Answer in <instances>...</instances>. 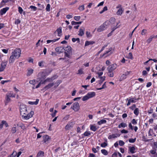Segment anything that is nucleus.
<instances>
[{
	"mask_svg": "<svg viewBox=\"0 0 157 157\" xmlns=\"http://www.w3.org/2000/svg\"><path fill=\"white\" fill-rule=\"evenodd\" d=\"M54 85L53 83H50L48 84V85L45 86L44 88V90L45 89L46 90H48L51 87H52Z\"/></svg>",
	"mask_w": 157,
	"mask_h": 157,
	"instance_id": "f3484780",
	"label": "nucleus"
},
{
	"mask_svg": "<svg viewBox=\"0 0 157 157\" xmlns=\"http://www.w3.org/2000/svg\"><path fill=\"white\" fill-rule=\"evenodd\" d=\"M64 50L65 51L64 52L65 57L71 58V56L72 55V50L71 47L69 46H67V47L64 48Z\"/></svg>",
	"mask_w": 157,
	"mask_h": 157,
	"instance_id": "f257e3e1",
	"label": "nucleus"
},
{
	"mask_svg": "<svg viewBox=\"0 0 157 157\" xmlns=\"http://www.w3.org/2000/svg\"><path fill=\"white\" fill-rule=\"evenodd\" d=\"M61 80H58L56 82V86H58L59 84L61 83Z\"/></svg>",
	"mask_w": 157,
	"mask_h": 157,
	"instance_id": "774afa93",
	"label": "nucleus"
},
{
	"mask_svg": "<svg viewBox=\"0 0 157 157\" xmlns=\"http://www.w3.org/2000/svg\"><path fill=\"white\" fill-rule=\"evenodd\" d=\"M6 102H5L6 105H7V104L10 101V96L8 94H7L6 95Z\"/></svg>",
	"mask_w": 157,
	"mask_h": 157,
	"instance_id": "5701e85b",
	"label": "nucleus"
},
{
	"mask_svg": "<svg viewBox=\"0 0 157 157\" xmlns=\"http://www.w3.org/2000/svg\"><path fill=\"white\" fill-rule=\"evenodd\" d=\"M7 64V61L2 62L1 64V67H0V72L2 71H4Z\"/></svg>",
	"mask_w": 157,
	"mask_h": 157,
	"instance_id": "6e6552de",
	"label": "nucleus"
},
{
	"mask_svg": "<svg viewBox=\"0 0 157 157\" xmlns=\"http://www.w3.org/2000/svg\"><path fill=\"white\" fill-rule=\"evenodd\" d=\"M127 126V124L124 122H122L118 126V127L119 128H121V127L124 128Z\"/></svg>",
	"mask_w": 157,
	"mask_h": 157,
	"instance_id": "b1692460",
	"label": "nucleus"
},
{
	"mask_svg": "<svg viewBox=\"0 0 157 157\" xmlns=\"http://www.w3.org/2000/svg\"><path fill=\"white\" fill-rule=\"evenodd\" d=\"M120 135L118 134H113L111 135H109L108 138L109 139H110L112 138H117V137H119L120 136Z\"/></svg>",
	"mask_w": 157,
	"mask_h": 157,
	"instance_id": "f8f14e48",
	"label": "nucleus"
},
{
	"mask_svg": "<svg viewBox=\"0 0 157 157\" xmlns=\"http://www.w3.org/2000/svg\"><path fill=\"white\" fill-rule=\"evenodd\" d=\"M33 70L32 69H30L27 72V75L28 76H30L33 73Z\"/></svg>",
	"mask_w": 157,
	"mask_h": 157,
	"instance_id": "f704fd0d",
	"label": "nucleus"
},
{
	"mask_svg": "<svg viewBox=\"0 0 157 157\" xmlns=\"http://www.w3.org/2000/svg\"><path fill=\"white\" fill-rule=\"evenodd\" d=\"M78 9L80 11H82L84 10L85 9L84 5H83L79 6Z\"/></svg>",
	"mask_w": 157,
	"mask_h": 157,
	"instance_id": "c03bdc74",
	"label": "nucleus"
},
{
	"mask_svg": "<svg viewBox=\"0 0 157 157\" xmlns=\"http://www.w3.org/2000/svg\"><path fill=\"white\" fill-rule=\"evenodd\" d=\"M155 37L154 35H152L150 36V37L147 40V42L148 43H150L152 40V39Z\"/></svg>",
	"mask_w": 157,
	"mask_h": 157,
	"instance_id": "c756f323",
	"label": "nucleus"
},
{
	"mask_svg": "<svg viewBox=\"0 0 157 157\" xmlns=\"http://www.w3.org/2000/svg\"><path fill=\"white\" fill-rule=\"evenodd\" d=\"M38 78L39 80H44L46 77V74L45 72L39 73L38 74Z\"/></svg>",
	"mask_w": 157,
	"mask_h": 157,
	"instance_id": "423d86ee",
	"label": "nucleus"
},
{
	"mask_svg": "<svg viewBox=\"0 0 157 157\" xmlns=\"http://www.w3.org/2000/svg\"><path fill=\"white\" fill-rule=\"evenodd\" d=\"M126 78V77L125 76V75L124 74H123L120 77V81H122L123 80L125 79Z\"/></svg>",
	"mask_w": 157,
	"mask_h": 157,
	"instance_id": "79ce46f5",
	"label": "nucleus"
},
{
	"mask_svg": "<svg viewBox=\"0 0 157 157\" xmlns=\"http://www.w3.org/2000/svg\"><path fill=\"white\" fill-rule=\"evenodd\" d=\"M109 25V21H106L105 23H104L102 25H104V27L106 29L107 26Z\"/></svg>",
	"mask_w": 157,
	"mask_h": 157,
	"instance_id": "2f4dec72",
	"label": "nucleus"
},
{
	"mask_svg": "<svg viewBox=\"0 0 157 157\" xmlns=\"http://www.w3.org/2000/svg\"><path fill=\"white\" fill-rule=\"evenodd\" d=\"M112 48H110L109 49V50L108 51H106L104 53V54H103V55L102 56V57H103V56H104L105 55H106V54H108L109 52H110L111 50H112Z\"/></svg>",
	"mask_w": 157,
	"mask_h": 157,
	"instance_id": "37998d69",
	"label": "nucleus"
},
{
	"mask_svg": "<svg viewBox=\"0 0 157 157\" xmlns=\"http://www.w3.org/2000/svg\"><path fill=\"white\" fill-rule=\"evenodd\" d=\"M116 68V65L112 64L109 66L107 68L108 72H113Z\"/></svg>",
	"mask_w": 157,
	"mask_h": 157,
	"instance_id": "0eeeda50",
	"label": "nucleus"
},
{
	"mask_svg": "<svg viewBox=\"0 0 157 157\" xmlns=\"http://www.w3.org/2000/svg\"><path fill=\"white\" fill-rule=\"evenodd\" d=\"M135 150V147L134 146L129 147V151L132 154L134 153L135 152L134 151Z\"/></svg>",
	"mask_w": 157,
	"mask_h": 157,
	"instance_id": "bb28decb",
	"label": "nucleus"
},
{
	"mask_svg": "<svg viewBox=\"0 0 157 157\" xmlns=\"http://www.w3.org/2000/svg\"><path fill=\"white\" fill-rule=\"evenodd\" d=\"M104 25H101L97 29V31L98 32H101L105 29V28L104 27Z\"/></svg>",
	"mask_w": 157,
	"mask_h": 157,
	"instance_id": "4be33fe9",
	"label": "nucleus"
},
{
	"mask_svg": "<svg viewBox=\"0 0 157 157\" xmlns=\"http://www.w3.org/2000/svg\"><path fill=\"white\" fill-rule=\"evenodd\" d=\"M83 134L85 136H88L90 135V133L89 132L86 131Z\"/></svg>",
	"mask_w": 157,
	"mask_h": 157,
	"instance_id": "8fccbe9b",
	"label": "nucleus"
},
{
	"mask_svg": "<svg viewBox=\"0 0 157 157\" xmlns=\"http://www.w3.org/2000/svg\"><path fill=\"white\" fill-rule=\"evenodd\" d=\"M16 59H18V58L15 57L14 56L11 54L9 60V63L10 64L13 63Z\"/></svg>",
	"mask_w": 157,
	"mask_h": 157,
	"instance_id": "9d476101",
	"label": "nucleus"
},
{
	"mask_svg": "<svg viewBox=\"0 0 157 157\" xmlns=\"http://www.w3.org/2000/svg\"><path fill=\"white\" fill-rule=\"evenodd\" d=\"M86 35L87 37H90L91 36V35L90 34V32L87 31L86 33Z\"/></svg>",
	"mask_w": 157,
	"mask_h": 157,
	"instance_id": "3c124183",
	"label": "nucleus"
},
{
	"mask_svg": "<svg viewBox=\"0 0 157 157\" xmlns=\"http://www.w3.org/2000/svg\"><path fill=\"white\" fill-rule=\"evenodd\" d=\"M9 95H10V97H12L13 98H15V94H13V93L11 92L9 93L8 94Z\"/></svg>",
	"mask_w": 157,
	"mask_h": 157,
	"instance_id": "5fc2aeb1",
	"label": "nucleus"
},
{
	"mask_svg": "<svg viewBox=\"0 0 157 157\" xmlns=\"http://www.w3.org/2000/svg\"><path fill=\"white\" fill-rule=\"evenodd\" d=\"M121 132L122 133H127L128 132V131L125 129H123L121 131Z\"/></svg>",
	"mask_w": 157,
	"mask_h": 157,
	"instance_id": "338daca9",
	"label": "nucleus"
},
{
	"mask_svg": "<svg viewBox=\"0 0 157 157\" xmlns=\"http://www.w3.org/2000/svg\"><path fill=\"white\" fill-rule=\"evenodd\" d=\"M55 79V78H54V76H53L51 78H48L46 79L42 83H45L46 82H51L53 81Z\"/></svg>",
	"mask_w": 157,
	"mask_h": 157,
	"instance_id": "4468645a",
	"label": "nucleus"
},
{
	"mask_svg": "<svg viewBox=\"0 0 157 157\" xmlns=\"http://www.w3.org/2000/svg\"><path fill=\"white\" fill-rule=\"evenodd\" d=\"M20 112L21 115H26L28 113L25 105L22 104L20 106Z\"/></svg>",
	"mask_w": 157,
	"mask_h": 157,
	"instance_id": "f03ea898",
	"label": "nucleus"
},
{
	"mask_svg": "<svg viewBox=\"0 0 157 157\" xmlns=\"http://www.w3.org/2000/svg\"><path fill=\"white\" fill-rule=\"evenodd\" d=\"M55 50L57 52L60 54L63 52L64 50V47H57L56 48Z\"/></svg>",
	"mask_w": 157,
	"mask_h": 157,
	"instance_id": "9b49d317",
	"label": "nucleus"
},
{
	"mask_svg": "<svg viewBox=\"0 0 157 157\" xmlns=\"http://www.w3.org/2000/svg\"><path fill=\"white\" fill-rule=\"evenodd\" d=\"M116 21V19L114 17H111V18L109 20V24L111 23L112 24H114Z\"/></svg>",
	"mask_w": 157,
	"mask_h": 157,
	"instance_id": "7c9ffc66",
	"label": "nucleus"
},
{
	"mask_svg": "<svg viewBox=\"0 0 157 157\" xmlns=\"http://www.w3.org/2000/svg\"><path fill=\"white\" fill-rule=\"evenodd\" d=\"M30 8L32 9H33L34 11H36L37 9V8L36 7L33 6H31Z\"/></svg>",
	"mask_w": 157,
	"mask_h": 157,
	"instance_id": "e2e57ef3",
	"label": "nucleus"
},
{
	"mask_svg": "<svg viewBox=\"0 0 157 157\" xmlns=\"http://www.w3.org/2000/svg\"><path fill=\"white\" fill-rule=\"evenodd\" d=\"M147 30L146 29H143L142 30L141 34L142 35H145L147 33Z\"/></svg>",
	"mask_w": 157,
	"mask_h": 157,
	"instance_id": "09e8293b",
	"label": "nucleus"
},
{
	"mask_svg": "<svg viewBox=\"0 0 157 157\" xmlns=\"http://www.w3.org/2000/svg\"><path fill=\"white\" fill-rule=\"evenodd\" d=\"M11 131L13 134L15 133L17 131L16 128V127H14L12 128Z\"/></svg>",
	"mask_w": 157,
	"mask_h": 157,
	"instance_id": "58836bf2",
	"label": "nucleus"
},
{
	"mask_svg": "<svg viewBox=\"0 0 157 157\" xmlns=\"http://www.w3.org/2000/svg\"><path fill=\"white\" fill-rule=\"evenodd\" d=\"M136 138H135L134 139L131 138L128 141L130 143H134L136 140Z\"/></svg>",
	"mask_w": 157,
	"mask_h": 157,
	"instance_id": "a18cd8bd",
	"label": "nucleus"
},
{
	"mask_svg": "<svg viewBox=\"0 0 157 157\" xmlns=\"http://www.w3.org/2000/svg\"><path fill=\"white\" fill-rule=\"evenodd\" d=\"M90 129L91 130L95 132L97 130V128L94 125H90Z\"/></svg>",
	"mask_w": 157,
	"mask_h": 157,
	"instance_id": "393cba45",
	"label": "nucleus"
},
{
	"mask_svg": "<svg viewBox=\"0 0 157 157\" xmlns=\"http://www.w3.org/2000/svg\"><path fill=\"white\" fill-rule=\"evenodd\" d=\"M95 43V42L94 41H86L85 42V46H86L90 45H92Z\"/></svg>",
	"mask_w": 157,
	"mask_h": 157,
	"instance_id": "aec40b11",
	"label": "nucleus"
},
{
	"mask_svg": "<svg viewBox=\"0 0 157 157\" xmlns=\"http://www.w3.org/2000/svg\"><path fill=\"white\" fill-rule=\"evenodd\" d=\"M139 98L136 99L135 98H132L129 99H128V100L131 102L134 103L136 102V101H135V100H138Z\"/></svg>",
	"mask_w": 157,
	"mask_h": 157,
	"instance_id": "473e14b6",
	"label": "nucleus"
},
{
	"mask_svg": "<svg viewBox=\"0 0 157 157\" xmlns=\"http://www.w3.org/2000/svg\"><path fill=\"white\" fill-rule=\"evenodd\" d=\"M87 95L89 97V98L93 97L95 96L96 95L95 93L94 92H88Z\"/></svg>",
	"mask_w": 157,
	"mask_h": 157,
	"instance_id": "ddd939ff",
	"label": "nucleus"
},
{
	"mask_svg": "<svg viewBox=\"0 0 157 157\" xmlns=\"http://www.w3.org/2000/svg\"><path fill=\"white\" fill-rule=\"evenodd\" d=\"M60 38H58L57 39H55L53 40H47V44L51 42H54L57 40H58Z\"/></svg>",
	"mask_w": 157,
	"mask_h": 157,
	"instance_id": "cd10ccee",
	"label": "nucleus"
},
{
	"mask_svg": "<svg viewBox=\"0 0 157 157\" xmlns=\"http://www.w3.org/2000/svg\"><path fill=\"white\" fill-rule=\"evenodd\" d=\"M21 22V21L19 19H17L15 20V23L16 24H18Z\"/></svg>",
	"mask_w": 157,
	"mask_h": 157,
	"instance_id": "0e129e2a",
	"label": "nucleus"
},
{
	"mask_svg": "<svg viewBox=\"0 0 157 157\" xmlns=\"http://www.w3.org/2000/svg\"><path fill=\"white\" fill-rule=\"evenodd\" d=\"M85 31V28L82 27L80 28L79 31V33L78 35L80 36H82L84 34V32Z\"/></svg>",
	"mask_w": 157,
	"mask_h": 157,
	"instance_id": "2eb2a0df",
	"label": "nucleus"
},
{
	"mask_svg": "<svg viewBox=\"0 0 157 157\" xmlns=\"http://www.w3.org/2000/svg\"><path fill=\"white\" fill-rule=\"evenodd\" d=\"M126 58L128 59H132L133 58V57L132 53L131 52H129L128 55L127 56Z\"/></svg>",
	"mask_w": 157,
	"mask_h": 157,
	"instance_id": "c9c22d12",
	"label": "nucleus"
},
{
	"mask_svg": "<svg viewBox=\"0 0 157 157\" xmlns=\"http://www.w3.org/2000/svg\"><path fill=\"white\" fill-rule=\"evenodd\" d=\"M17 155V153L16 151H14L13 153L10 156H9L8 157H15Z\"/></svg>",
	"mask_w": 157,
	"mask_h": 157,
	"instance_id": "4c0bfd02",
	"label": "nucleus"
},
{
	"mask_svg": "<svg viewBox=\"0 0 157 157\" xmlns=\"http://www.w3.org/2000/svg\"><path fill=\"white\" fill-rule=\"evenodd\" d=\"M19 127H21V128L23 130H24L25 129V127L24 124H21Z\"/></svg>",
	"mask_w": 157,
	"mask_h": 157,
	"instance_id": "6e6d98bb",
	"label": "nucleus"
},
{
	"mask_svg": "<svg viewBox=\"0 0 157 157\" xmlns=\"http://www.w3.org/2000/svg\"><path fill=\"white\" fill-rule=\"evenodd\" d=\"M10 81L9 80H3V81H2L1 82V83L2 84H4L6 82H10Z\"/></svg>",
	"mask_w": 157,
	"mask_h": 157,
	"instance_id": "69168bd1",
	"label": "nucleus"
},
{
	"mask_svg": "<svg viewBox=\"0 0 157 157\" xmlns=\"http://www.w3.org/2000/svg\"><path fill=\"white\" fill-rule=\"evenodd\" d=\"M2 121L3 125H4L6 127H7L9 126L8 124L6 121L3 120Z\"/></svg>",
	"mask_w": 157,
	"mask_h": 157,
	"instance_id": "49530a36",
	"label": "nucleus"
},
{
	"mask_svg": "<svg viewBox=\"0 0 157 157\" xmlns=\"http://www.w3.org/2000/svg\"><path fill=\"white\" fill-rule=\"evenodd\" d=\"M33 114V111H31L29 113H27V114L25 115H24L25 114L22 115V117L25 120H28L32 117Z\"/></svg>",
	"mask_w": 157,
	"mask_h": 157,
	"instance_id": "39448f33",
	"label": "nucleus"
},
{
	"mask_svg": "<svg viewBox=\"0 0 157 157\" xmlns=\"http://www.w3.org/2000/svg\"><path fill=\"white\" fill-rule=\"evenodd\" d=\"M89 99H90L89 97H88V96L86 94L85 96L83 97L82 98V100L83 101H85L88 100Z\"/></svg>",
	"mask_w": 157,
	"mask_h": 157,
	"instance_id": "a19ab883",
	"label": "nucleus"
},
{
	"mask_svg": "<svg viewBox=\"0 0 157 157\" xmlns=\"http://www.w3.org/2000/svg\"><path fill=\"white\" fill-rule=\"evenodd\" d=\"M124 144V142L122 140H120L119 141V145L121 146H123Z\"/></svg>",
	"mask_w": 157,
	"mask_h": 157,
	"instance_id": "13d9d810",
	"label": "nucleus"
},
{
	"mask_svg": "<svg viewBox=\"0 0 157 157\" xmlns=\"http://www.w3.org/2000/svg\"><path fill=\"white\" fill-rule=\"evenodd\" d=\"M132 123L133 124H137V122L136 120L134 119H132Z\"/></svg>",
	"mask_w": 157,
	"mask_h": 157,
	"instance_id": "680f3d73",
	"label": "nucleus"
},
{
	"mask_svg": "<svg viewBox=\"0 0 157 157\" xmlns=\"http://www.w3.org/2000/svg\"><path fill=\"white\" fill-rule=\"evenodd\" d=\"M39 101V100L38 99H36V100L35 101H29L28 103L30 105H36L38 104V102Z\"/></svg>",
	"mask_w": 157,
	"mask_h": 157,
	"instance_id": "a878e982",
	"label": "nucleus"
},
{
	"mask_svg": "<svg viewBox=\"0 0 157 157\" xmlns=\"http://www.w3.org/2000/svg\"><path fill=\"white\" fill-rule=\"evenodd\" d=\"M123 11L122 8H121L118 10L116 13L117 15H121Z\"/></svg>",
	"mask_w": 157,
	"mask_h": 157,
	"instance_id": "c85d7f7f",
	"label": "nucleus"
},
{
	"mask_svg": "<svg viewBox=\"0 0 157 157\" xmlns=\"http://www.w3.org/2000/svg\"><path fill=\"white\" fill-rule=\"evenodd\" d=\"M134 113L136 116H137L139 114V110L138 108H136L135 109L134 111Z\"/></svg>",
	"mask_w": 157,
	"mask_h": 157,
	"instance_id": "e433bc0d",
	"label": "nucleus"
},
{
	"mask_svg": "<svg viewBox=\"0 0 157 157\" xmlns=\"http://www.w3.org/2000/svg\"><path fill=\"white\" fill-rule=\"evenodd\" d=\"M107 145V143L105 142H104L101 144V146L102 147H105Z\"/></svg>",
	"mask_w": 157,
	"mask_h": 157,
	"instance_id": "864d4df0",
	"label": "nucleus"
},
{
	"mask_svg": "<svg viewBox=\"0 0 157 157\" xmlns=\"http://www.w3.org/2000/svg\"><path fill=\"white\" fill-rule=\"evenodd\" d=\"M18 11L19 12V13H21V14L22 13V12L23 11V9H22V8L21 7H20L19 6L18 7Z\"/></svg>",
	"mask_w": 157,
	"mask_h": 157,
	"instance_id": "bf43d9fd",
	"label": "nucleus"
},
{
	"mask_svg": "<svg viewBox=\"0 0 157 157\" xmlns=\"http://www.w3.org/2000/svg\"><path fill=\"white\" fill-rule=\"evenodd\" d=\"M57 112V111L56 110H54V112L53 113L51 114V116L52 117H54L56 115V113Z\"/></svg>",
	"mask_w": 157,
	"mask_h": 157,
	"instance_id": "052dcab7",
	"label": "nucleus"
},
{
	"mask_svg": "<svg viewBox=\"0 0 157 157\" xmlns=\"http://www.w3.org/2000/svg\"><path fill=\"white\" fill-rule=\"evenodd\" d=\"M101 151V153L105 155H107L108 154L107 151L105 149H102Z\"/></svg>",
	"mask_w": 157,
	"mask_h": 157,
	"instance_id": "ea45409f",
	"label": "nucleus"
},
{
	"mask_svg": "<svg viewBox=\"0 0 157 157\" xmlns=\"http://www.w3.org/2000/svg\"><path fill=\"white\" fill-rule=\"evenodd\" d=\"M106 122V121L104 119L101 120V121H99L98 122V124L101 125L102 124H105Z\"/></svg>",
	"mask_w": 157,
	"mask_h": 157,
	"instance_id": "72a5a7b5",
	"label": "nucleus"
},
{
	"mask_svg": "<svg viewBox=\"0 0 157 157\" xmlns=\"http://www.w3.org/2000/svg\"><path fill=\"white\" fill-rule=\"evenodd\" d=\"M75 124L74 122H71L70 123L67 124L65 127V129L66 130H68L71 127L73 126Z\"/></svg>",
	"mask_w": 157,
	"mask_h": 157,
	"instance_id": "1a4fd4ad",
	"label": "nucleus"
},
{
	"mask_svg": "<svg viewBox=\"0 0 157 157\" xmlns=\"http://www.w3.org/2000/svg\"><path fill=\"white\" fill-rule=\"evenodd\" d=\"M50 5L49 4L47 5L46 8V10L47 11H50Z\"/></svg>",
	"mask_w": 157,
	"mask_h": 157,
	"instance_id": "de8ad7c7",
	"label": "nucleus"
},
{
	"mask_svg": "<svg viewBox=\"0 0 157 157\" xmlns=\"http://www.w3.org/2000/svg\"><path fill=\"white\" fill-rule=\"evenodd\" d=\"M21 50L19 48L16 49L11 54L14 56L15 57L18 58L20 56Z\"/></svg>",
	"mask_w": 157,
	"mask_h": 157,
	"instance_id": "7ed1b4c3",
	"label": "nucleus"
},
{
	"mask_svg": "<svg viewBox=\"0 0 157 157\" xmlns=\"http://www.w3.org/2000/svg\"><path fill=\"white\" fill-rule=\"evenodd\" d=\"M71 108L73 109L74 111H78L80 109L79 103L78 102H75L72 105Z\"/></svg>",
	"mask_w": 157,
	"mask_h": 157,
	"instance_id": "20e7f679",
	"label": "nucleus"
},
{
	"mask_svg": "<svg viewBox=\"0 0 157 157\" xmlns=\"http://www.w3.org/2000/svg\"><path fill=\"white\" fill-rule=\"evenodd\" d=\"M105 46H103L102 48L101 49V50L98 52V53L97 54V55H98L102 51L104 50V49L105 48Z\"/></svg>",
	"mask_w": 157,
	"mask_h": 157,
	"instance_id": "4d7b16f0",
	"label": "nucleus"
},
{
	"mask_svg": "<svg viewBox=\"0 0 157 157\" xmlns=\"http://www.w3.org/2000/svg\"><path fill=\"white\" fill-rule=\"evenodd\" d=\"M56 31L57 32L58 36H61L62 35V28L61 27H59L58 29H57Z\"/></svg>",
	"mask_w": 157,
	"mask_h": 157,
	"instance_id": "412c9836",
	"label": "nucleus"
},
{
	"mask_svg": "<svg viewBox=\"0 0 157 157\" xmlns=\"http://www.w3.org/2000/svg\"><path fill=\"white\" fill-rule=\"evenodd\" d=\"M43 140L44 143H46V142L48 140L50 139V137L47 135H46L43 136Z\"/></svg>",
	"mask_w": 157,
	"mask_h": 157,
	"instance_id": "a211bd4d",
	"label": "nucleus"
},
{
	"mask_svg": "<svg viewBox=\"0 0 157 157\" xmlns=\"http://www.w3.org/2000/svg\"><path fill=\"white\" fill-rule=\"evenodd\" d=\"M9 9V7H6L5 8H3L1 10V14L2 15L3 14L5 13Z\"/></svg>",
	"mask_w": 157,
	"mask_h": 157,
	"instance_id": "6ab92c4d",
	"label": "nucleus"
},
{
	"mask_svg": "<svg viewBox=\"0 0 157 157\" xmlns=\"http://www.w3.org/2000/svg\"><path fill=\"white\" fill-rule=\"evenodd\" d=\"M81 18V17L80 16H75L74 17V19L76 21H78Z\"/></svg>",
	"mask_w": 157,
	"mask_h": 157,
	"instance_id": "603ef678",
	"label": "nucleus"
},
{
	"mask_svg": "<svg viewBox=\"0 0 157 157\" xmlns=\"http://www.w3.org/2000/svg\"><path fill=\"white\" fill-rule=\"evenodd\" d=\"M44 156V152L41 151H39L36 155V157H43Z\"/></svg>",
	"mask_w": 157,
	"mask_h": 157,
	"instance_id": "dca6fc26",
	"label": "nucleus"
}]
</instances>
